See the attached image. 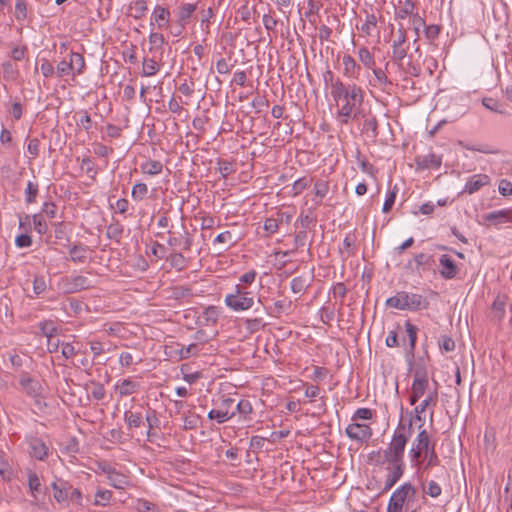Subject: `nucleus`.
<instances>
[{"label": "nucleus", "instance_id": "obj_22", "mask_svg": "<svg viewBox=\"0 0 512 512\" xmlns=\"http://www.w3.org/2000/svg\"><path fill=\"white\" fill-rule=\"evenodd\" d=\"M437 394L435 393L434 396L429 395L427 398H425L419 405H417L414 408V415H411L410 418H412V422L415 421V423H419L418 427L419 429L422 428L424 421L421 417V414L425 412L426 408L434 401L436 403Z\"/></svg>", "mask_w": 512, "mask_h": 512}, {"label": "nucleus", "instance_id": "obj_45", "mask_svg": "<svg viewBox=\"0 0 512 512\" xmlns=\"http://www.w3.org/2000/svg\"><path fill=\"white\" fill-rule=\"evenodd\" d=\"M171 266L178 271L183 270L186 267V258L180 252H174L168 258Z\"/></svg>", "mask_w": 512, "mask_h": 512}, {"label": "nucleus", "instance_id": "obj_48", "mask_svg": "<svg viewBox=\"0 0 512 512\" xmlns=\"http://www.w3.org/2000/svg\"><path fill=\"white\" fill-rule=\"evenodd\" d=\"M0 475L4 479H9L12 475V469L8 461V457L0 451Z\"/></svg>", "mask_w": 512, "mask_h": 512}, {"label": "nucleus", "instance_id": "obj_6", "mask_svg": "<svg viewBox=\"0 0 512 512\" xmlns=\"http://www.w3.org/2000/svg\"><path fill=\"white\" fill-rule=\"evenodd\" d=\"M19 383L24 389L25 393L35 400V404L38 407L41 408L42 406H46V404L42 401L43 388L38 380L31 378L27 373H25L21 376Z\"/></svg>", "mask_w": 512, "mask_h": 512}, {"label": "nucleus", "instance_id": "obj_31", "mask_svg": "<svg viewBox=\"0 0 512 512\" xmlns=\"http://www.w3.org/2000/svg\"><path fill=\"white\" fill-rule=\"evenodd\" d=\"M378 19L373 13H366L365 22L361 25L360 30L364 36H371L377 28Z\"/></svg>", "mask_w": 512, "mask_h": 512}, {"label": "nucleus", "instance_id": "obj_10", "mask_svg": "<svg viewBox=\"0 0 512 512\" xmlns=\"http://www.w3.org/2000/svg\"><path fill=\"white\" fill-rule=\"evenodd\" d=\"M346 434L351 440L366 442L371 438L373 432L368 424L353 421L346 427Z\"/></svg>", "mask_w": 512, "mask_h": 512}, {"label": "nucleus", "instance_id": "obj_64", "mask_svg": "<svg viewBox=\"0 0 512 512\" xmlns=\"http://www.w3.org/2000/svg\"><path fill=\"white\" fill-rule=\"evenodd\" d=\"M72 73L70 61L62 60L57 64L56 75L60 78Z\"/></svg>", "mask_w": 512, "mask_h": 512}, {"label": "nucleus", "instance_id": "obj_46", "mask_svg": "<svg viewBox=\"0 0 512 512\" xmlns=\"http://www.w3.org/2000/svg\"><path fill=\"white\" fill-rule=\"evenodd\" d=\"M414 8H415L414 3L411 0H406L404 2L403 6L400 7L396 11V17L399 18V19H405L407 16H411L412 17V15L415 14L413 12Z\"/></svg>", "mask_w": 512, "mask_h": 512}, {"label": "nucleus", "instance_id": "obj_62", "mask_svg": "<svg viewBox=\"0 0 512 512\" xmlns=\"http://www.w3.org/2000/svg\"><path fill=\"white\" fill-rule=\"evenodd\" d=\"M218 170L223 178L234 172L233 164L227 160H218Z\"/></svg>", "mask_w": 512, "mask_h": 512}, {"label": "nucleus", "instance_id": "obj_23", "mask_svg": "<svg viewBox=\"0 0 512 512\" xmlns=\"http://www.w3.org/2000/svg\"><path fill=\"white\" fill-rule=\"evenodd\" d=\"M69 61L72 68L73 78L76 75L83 74L85 70V59L82 54L71 51L69 54Z\"/></svg>", "mask_w": 512, "mask_h": 512}, {"label": "nucleus", "instance_id": "obj_2", "mask_svg": "<svg viewBox=\"0 0 512 512\" xmlns=\"http://www.w3.org/2000/svg\"><path fill=\"white\" fill-rule=\"evenodd\" d=\"M413 432L414 429L412 426V418H409L408 423H405L403 417L401 416V419L389 444V447H391L393 450V454H396L401 457V459H404L405 447Z\"/></svg>", "mask_w": 512, "mask_h": 512}, {"label": "nucleus", "instance_id": "obj_26", "mask_svg": "<svg viewBox=\"0 0 512 512\" xmlns=\"http://www.w3.org/2000/svg\"><path fill=\"white\" fill-rule=\"evenodd\" d=\"M235 415L238 413L244 421H250V414L253 412L252 404L247 399H241L238 403L234 402Z\"/></svg>", "mask_w": 512, "mask_h": 512}, {"label": "nucleus", "instance_id": "obj_21", "mask_svg": "<svg viewBox=\"0 0 512 512\" xmlns=\"http://www.w3.org/2000/svg\"><path fill=\"white\" fill-rule=\"evenodd\" d=\"M484 219L486 221L493 222L494 225L512 222V210L502 209L498 211H492L486 214Z\"/></svg>", "mask_w": 512, "mask_h": 512}, {"label": "nucleus", "instance_id": "obj_15", "mask_svg": "<svg viewBox=\"0 0 512 512\" xmlns=\"http://www.w3.org/2000/svg\"><path fill=\"white\" fill-rule=\"evenodd\" d=\"M416 168L418 170L439 169L442 164V157L434 153H429L415 158Z\"/></svg>", "mask_w": 512, "mask_h": 512}, {"label": "nucleus", "instance_id": "obj_42", "mask_svg": "<svg viewBox=\"0 0 512 512\" xmlns=\"http://www.w3.org/2000/svg\"><path fill=\"white\" fill-rule=\"evenodd\" d=\"M363 129L366 133H370V137L376 138L378 136V121L376 117H367L364 121Z\"/></svg>", "mask_w": 512, "mask_h": 512}, {"label": "nucleus", "instance_id": "obj_59", "mask_svg": "<svg viewBox=\"0 0 512 512\" xmlns=\"http://www.w3.org/2000/svg\"><path fill=\"white\" fill-rule=\"evenodd\" d=\"M386 305L391 308L404 310L402 292H397L394 296L388 298Z\"/></svg>", "mask_w": 512, "mask_h": 512}, {"label": "nucleus", "instance_id": "obj_38", "mask_svg": "<svg viewBox=\"0 0 512 512\" xmlns=\"http://www.w3.org/2000/svg\"><path fill=\"white\" fill-rule=\"evenodd\" d=\"M422 490H423L424 494H426L432 498H437L442 493V488L434 480H430L426 484H423Z\"/></svg>", "mask_w": 512, "mask_h": 512}, {"label": "nucleus", "instance_id": "obj_41", "mask_svg": "<svg viewBox=\"0 0 512 512\" xmlns=\"http://www.w3.org/2000/svg\"><path fill=\"white\" fill-rule=\"evenodd\" d=\"M183 429L184 430H193L196 429L200 423V416L196 413H189L187 415H183Z\"/></svg>", "mask_w": 512, "mask_h": 512}, {"label": "nucleus", "instance_id": "obj_52", "mask_svg": "<svg viewBox=\"0 0 512 512\" xmlns=\"http://www.w3.org/2000/svg\"><path fill=\"white\" fill-rule=\"evenodd\" d=\"M422 455H424V459L427 460L424 470H427L430 467L437 466L440 463L439 457L435 451V447L428 450V452H424Z\"/></svg>", "mask_w": 512, "mask_h": 512}, {"label": "nucleus", "instance_id": "obj_12", "mask_svg": "<svg viewBox=\"0 0 512 512\" xmlns=\"http://www.w3.org/2000/svg\"><path fill=\"white\" fill-rule=\"evenodd\" d=\"M170 17L171 13L168 8L156 5L150 17V25L157 26L159 29L165 28L170 22Z\"/></svg>", "mask_w": 512, "mask_h": 512}, {"label": "nucleus", "instance_id": "obj_32", "mask_svg": "<svg viewBox=\"0 0 512 512\" xmlns=\"http://www.w3.org/2000/svg\"><path fill=\"white\" fill-rule=\"evenodd\" d=\"M41 333L47 337V340L53 338L60 331V328L52 320H44L39 324Z\"/></svg>", "mask_w": 512, "mask_h": 512}, {"label": "nucleus", "instance_id": "obj_4", "mask_svg": "<svg viewBox=\"0 0 512 512\" xmlns=\"http://www.w3.org/2000/svg\"><path fill=\"white\" fill-rule=\"evenodd\" d=\"M392 48V60L399 66L402 67L405 73L413 77H418L421 73V67L419 64H415L411 60L408 61L406 67H403L404 59L407 56L409 45L391 46Z\"/></svg>", "mask_w": 512, "mask_h": 512}, {"label": "nucleus", "instance_id": "obj_36", "mask_svg": "<svg viewBox=\"0 0 512 512\" xmlns=\"http://www.w3.org/2000/svg\"><path fill=\"white\" fill-rule=\"evenodd\" d=\"M505 299L497 296L492 304V314L497 321H501L505 316Z\"/></svg>", "mask_w": 512, "mask_h": 512}, {"label": "nucleus", "instance_id": "obj_49", "mask_svg": "<svg viewBox=\"0 0 512 512\" xmlns=\"http://www.w3.org/2000/svg\"><path fill=\"white\" fill-rule=\"evenodd\" d=\"M482 105L495 113L503 114L504 110L502 109V105L494 98L491 97H484L482 99Z\"/></svg>", "mask_w": 512, "mask_h": 512}, {"label": "nucleus", "instance_id": "obj_63", "mask_svg": "<svg viewBox=\"0 0 512 512\" xmlns=\"http://www.w3.org/2000/svg\"><path fill=\"white\" fill-rule=\"evenodd\" d=\"M441 27L439 25H429L424 28V34L429 41H434L439 37Z\"/></svg>", "mask_w": 512, "mask_h": 512}, {"label": "nucleus", "instance_id": "obj_40", "mask_svg": "<svg viewBox=\"0 0 512 512\" xmlns=\"http://www.w3.org/2000/svg\"><path fill=\"white\" fill-rule=\"evenodd\" d=\"M406 333L409 338V351L413 355L415 350L416 341H417V327L413 325L411 322L407 321L405 323Z\"/></svg>", "mask_w": 512, "mask_h": 512}, {"label": "nucleus", "instance_id": "obj_11", "mask_svg": "<svg viewBox=\"0 0 512 512\" xmlns=\"http://www.w3.org/2000/svg\"><path fill=\"white\" fill-rule=\"evenodd\" d=\"M401 292L403 297L404 310L418 311L428 308L429 301L426 297L416 293H408L405 291Z\"/></svg>", "mask_w": 512, "mask_h": 512}, {"label": "nucleus", "instance_id": "obj_61", "mask_svg": "<svg viewBox=\"0 0 512 512\" xmlns=\"http://www.w3.org/2000/svg\"><path fill=\"white\" fill-rule=\"evenodd\" d=\"M310 181L311 180L307 177H302L296 180L292 186L293 196H296L305 190L309 186Z\"/></svg>", "mask_w": 512, "mask_h": 512}, {"label": "nucleus", "instance_id": "obj_60", "mask_svg": "<svg viewBox=\"0 0 512 512\" xmlns=\"http://www.w3.org/2000/svg\"><path fill=\"white\" fill-rule=\"evenodd\" d=\"M371 70H372V72L375 76V79L379 85H382V86L392 85V82L388 79L384 70H382L380 68H375V66Z\"/></svg>", "mask_w": 512, "mask_h": 512}, {"label": "nucleus", "instance_id": "obj_54", "mask_svg": "<svg viewBox=\"0 0 512 512\" xmlns=\"http://www.w3.org/2000/svg\"><path fill=\"white\" fill-rule=\"evenodd\" d=\"M28 486L31 494L36 498V493L40 490L41 483L38 475L35 472H30L28 475Z\"/></svg>", "mask_w": 512, "mask_h": 512}, {"label": "nucleus", "instance_id": "obj_29", "mask_svg": "<svg viewBox=\"0 0 512 512\" xmlns=\"http://www.w3.org/2000/svg\"><path fill=\"white\" fill-rule=\"evenodd\" d=\"M139 388V384L130 380L124 379L116 385V390L120 396H128L135 393Z\"/></svg>", "mask_w": 512, "mask_h": 512}, {"label": "nucleus", "instance_id": "obj_39", "mask_svg": "<svg viewBox=\"0 0 512 512\" xmlns=\"http://www.w3.org/2000/svg\"><path fill=\"white\" fill-rule=\"evenodd\" d=\"M200 347L197 343H192L188 346H183L178 351L179 359H189L192 356H197L199 354Z\"/></svg>", "mask_w": 512, "mask_h": 512}, {"label": "nucleus", "instance_id": "obj_17", "mask_svg": "<svg viewBox=\"0 0 512 512\" xmlns=\"http://www.w3.org/2000/svg\"><path fill=\"white\" fill-rule=\"evenodd\" d=\"M167 243L171 247H181L184 251H189L193 245L192 236L184 229V233L179 236L174 235L171 231Z\"/></svg>", "mask_w": 512, "mask_h": 512}, {"label": "nucleus", "instance_id": "obj_16", "mask_svg": "<svg viewBox=\"0 0 512 512\" xmlns=\"http://www.w3.org/2000/svg\"><path fill=\"white\" fill-rule=\"evenodd\" d=\"M439 265V273L444 279H453L458 274L457 265L455 264L453 259L447 254H443L440 256Z\"/></svg>", "mask_w": 512, "mask_h": 512}, {"label": "nucleus", "instance_id": "obj_20", "mask_svg": "<svg viewBox=\"0 0 512 512\" xmlns=\"http://www.w3.org/2000/svg\"><path fill=\"white\" fill-rule=\"evenodd\" d=\"M197 10V3H182L177 12L178 23L183 29Z\"/></svg>", "mask_w": 512, "mask_h": 512}, {"label": "nucleus", "instance_id": "obj_13", "mask_svg": "<svg viewBox=\"0 0 512 512\" xmlns=\"http://www.w3.org/2000/svg\"><path fill=\"white\" fill-rule=\"evenodd\" d=\"M405 469L404 459L402 462H393L387 467L388 474L385 481V490L391 489L402 477Z\"/></svg>", "mask_w": 512, "mask_h": 512}, {"label": "nucleus", "instance_id": "obj_35", "mask_svg": "<svg viewBox=\"0 0 512 512\" xmlns=\"http://www.w3.org/2000/svg\"><path fill=\"white\" fill-rule=\"evenodd\" d=\"M142 419V414L139 412H133L130 410L124 412V421L130 429L140 427L143 423Z\"/></svg>", "mask_w": 512, "mask_h": 512}, {"label": "nucleus", "instance_id": "obj_9", "mask_svg": "<svg viewBox=\"0 0 512 512\" xmlns=\"http://www.w3.org/2000/svg\"><path fill=\"white\" fill-rule=\"evenodd\" d=\"M91 286V281L82 275H72L62 280V289L67 294H73L88 289Z\"/></svg>", "mask_w": 512, "mask_h": 512}, {"label": "nucleus", "instance_id": "obj_18", "mask_svg": "<svg viewBox=\"0 0 512 512\" xmlns=\"http://www.w3.org/2000/svg\"><path fill=\"white\" fill-rule=\"evenodd\" d=\"M342 63L344 76L352 79L359 78L361 66L356 63L355 59L351 55H344L342 58Z\"/></svg>", "mask_w": 512, "mask_h": 512}, {"label": "nucleus", "instance_id": "obj_56", "mask_svg": "<svg viewBox=\"0 0 512 512\" xmlns=\"http://www.w3.org/2000/svg\"><path fill=\"white\" fill-rule=\"evenodd\" d=\"M329 192V183L325 180H318L314 184V193L316 197L324 198Z\"/></svg>", "mask_w": 512, "mask_h": 512}, {"label": "nucleus", "instance_id": "obj_51", "mask_svg": "<svg viewBox=\"0 0 512 512\" xmlns=\"http://www.w3.org/2000/svg\"><path fill=\"white\" fill-rule=\"evenodd\" d=\"M148 193V187L145 183H137L133 186L131 195L134 200H143Z\"/></svg>", "mask_w": 512, "mask_h": 512}, {"label": "nucleus", "instance_id": "obj_37", "mask_svg": "<svg viewBox=\"0 0 512 512\" xmlns=\"http://www.w3.org/2000/svg\"><path fill=\"white\" fill-rule=\"evenodd\" d=\"M310 282L303 276H297L291 281V290L295 294H303L309 287Z\"/></svg>", "mask_w": 512, "mask_h": 512}, {"label": "nucleus", "instance_id": "obj_3", "mask_svg": "<svg viewBox=\"0 0 512 512\" xmlns=\"http://www.w3.org/2000/svg\"><path fill=\"white\" fill-rule=\"evenodd\" d=\"M416 494V489L410 484L405 483L397 488L388 503V512H403L404 503L406 500L410 501ZM409 508V502H407L406 509Z\"/></svg>", "mask_w": 512, "mask_h": 512}, {"label": "nucleus", "instance_id": "obj_5", "mask_svg": "<svg viewBox=\"0 0 512 512\" xmlns=\"http://www.w3.org/2000/svg\"><path fill=\"white\" fill-rule=\"evenodd\" d=\"M428 387V376L427 371L424 368H416L414 371V380L411 387V394L409 402L411 405L416 402L424 395Z\"/></svg>", "mask_w": 512, "mask_h": 512}, {"label": "nucleus", "instance_id": "obj_25", "mask_svg": "<svg viewBox=\"0 0 512 512\" xmlns=\"http://www.w3.org/2000/svg\"><path fill=\"white\" fill-rule=\"evenodd\" d=\"M88 249V246H85L81 243L74 244L69 249V255L71 260L75 263H84L87 259Z\"/></svg>", "mask_w": 512, "mask_h": 512}, {"label": "nucleus", "instance_id": "obj_19", "mask_svg": "<svg viewBox=\"0 0 512 512\" xmlns=\"http://www.w3.org/2000/svg\"><path fill=\"white\" fill-rule=\"evenodd\" d=\"M30 454L34 458L43 461L48 456V447L40 438H32L29 441Z\"/></svg>", "mask_w": 512, "mask_h": 512}, {"label": "nucleus", "instance_id": "obj_34", "mask_svg": "<svg viewBox=\"0 0 512 512\" xmlns=\"http://www.w3.org/2000/svg\"><path fill=\"white\" fill-rule=\"evenodd\" d=\"M160 70L159 64L152 58H144L142 63V73L144 77H151Z\"/></svg>", "mask_w": 512, "mask_h": 512}, {"label": "nucleus", "instance_id": "obj_1", "mask_svg": "<svg viewBox=\"0 0 512 512\" xmlns=\"http://www.w3.org/2000/svg\"><path fill=\"white\" fill-rule=\"evenodd\" d=\"M330 93L338 107L337 118L342 124L358 118L364 101V91L360 86L336 81Z\"/></svg>", "mask_w": 512, "mask_h": 512}, {"label": "nucleus", "instance_id": "obj_27", "mask_svg": "<svg viewBox=\"0 0 512 512\" xmlns=\"http://www.w3.org/2000/svg\"><path fill=\"white\" fill-rule=\"evenodd\" d=\"M108 480L110 484L116 489H124L128 484L125 475L115 471L112 467H108Z\"/></svg>", "mask_w": 512, "mask_h": 512}, {"label": "nucleus", "instance_id": "obj_58", "mask_svg": "<svg viewBox=\"0 0 512 512\" xmlns=\"http://www.w3.org/2000/svg\"><path fill=\"white\" fill-rule=\"evenodd\" d=\"M411 23L413 26V30L415 32L414 42H416L419 39L420 29L422 27L425 28L426 23H425V20L418 13H415L414 15H412Z\"/></svg>", "mask_w": 512, "mask_h": 512}, {"label": "nucleus", "instance_id": "obj_33", "mask_svg": "<svg viewBox=\"0 0 512 512\" xmlns=\"http://www.w3.org/2000/svg\"><path fill=\"white\" fill-rule=\"evenodd\" d=\"M130 9L134 11L132 13L134 19H142L148 12L147 0H136L132 2Z\"/></svg>", "mask_w": 512, "mask_h": 512}, {"label": "nucleus", "instance_id": "obj_53", "mask_svg": "<svg viewBox=\"0 0 512 512\" xmlns=\"http://www.w3.org/2000/svg\"><path fill=\"white\" fill-rule=\"evenodd\" d=\"M234 402L235 400L230 397H223L218 404V407L222 411H226L228 414H231V419L235 416L234 410Z\"/></svg>", "mask_w": 512, "mask_h": 512}, {"label": "nucleus", "instance_id": "obj_24", "mask_svg": "<svg viewBox=\"0 0 512 512\" xmlns=\"http://www.w3.org/2000/svg\"><path fill=\"white\" fill-rule=\"evenodd\" d=\"M52 488L54 490V498L57 502H65L69 498V489L72 487L65 481H58L52 483Z\"/></svg>", "mask_w": 512, "mask_h": 512}, {"label": "nucleus", "instance_id": "obj_28", "mask_svg": "<svg viewBox=\"0 0 512 512\" xmlns=\"http://www.w3.org/2000/svg\"><path fill=\"white\" fill-rule=\"evenodd\" d=\"M140 169L143 174L154 176L162 172L163 164L160 161L148 159L141 164Z\"/></svg>", "mask_w": 512, "mask_h": 512}, {"label": "nucleus", "instance_id": "obj_30", "mask_svg": "<svg viewBox=\"0 0 512 512\" xmlns=\"http://www.w3.org/2000/svg\"><path fill=\"white\" fill-rule=\"evenodd\" d=\"M359 61L363 64L367 69H373L375 66V58L374 55L370 52V50L363 46L357 51Z\"/></svg>", "mask_w": 512, "mask_h": 512}, {"label": "nucleus", "instance_id": "obj_50", "mask_svg": "<svg viewBox=\"0 0 512 512\" xmlns=\"http://www.w3.org/2000/svg\"><path fill=\"white\" fill-rule=\"evenodd\" d=\"M38 195V185L29 181L27 183V187L25 190V202L27 204H32L36 201V197Z\"/></svg>", "mask_w": 512, "mask_h": 512}, {"label": "nucleus", "instance_id": "obj_57", "mask_svg": "<svg viewBox=\"0 0 512 512\" xmlns=\"http://www.w3.org/2000/svg\"><path fill=\"white\" fill-rule=\"evenodd\" d=\"M33 225L34 229L40 234L43 235L47 232L48 227L43 219L42 213L34 214L33 215Z\"/></svg>", "mask_w": 512, "mask_h": 512}, {"label": "nucleus", "instance_id": "obj_43", "mask_svg": "<svg viewBox=\"0 0 512 512\" xmlns=\"http://www.w3.org/2000/svg\"><path fill=\"white\" fill-rule=\"evenodd\" d=\"M244 324H245V328L250 333H255V332L261 330L265 326V324L263 323L262 317L247 318V319H245Z\"/></svg>", "mask_w": 512, "mask_h": 512}, {"label": "nucleus", "instance_id": "obj_14", "mask_svg": "<svg viewBox=\"0 0 512 512\" xmlns=\"http://www.w3.org/2000/svg\"><path fill=\"white\" fill-rule=\"evenodd\" d=\"M490 181L491 179L487 174H475L467 180L463 193L471 195L482 187L489 185Z\"/></svg>", "mask_w": 512, "mask_h": 512}, {"label": "nucleus", "instance_id": "obj_8", "mask_svg": "<svg viewBox=\"0 0 512 512\" xmlns=\"http://www.w3.org/2000/svg\"><path fill=\"white\" fill-rule=\"evenodd\" d=\"M433 447H435V444L431 442L428 432L421 429L412 443L410 456L412 460H417L424 452H428Z\"/></svg>", "mask_w": 512, "mask_h": 512}, {"label": "nucleus", "instance_id": "obj_44", "mask_svg": "<svg viewBox=\"0 0 512 512\" xmlns=\"http://www.w3.org/2000/svg\"><path fill=\"white\" fill-rule=\"evenodd\" d=\"M147 425H148V431L147 436L148 438L152 435V430L155 427H159L160 420L157 417V412L155 410L149 409L146 416H145Z\"/></svg>", "mask_w": 512, "mask_h": 512}, {"label": "nucleus", "instance_id": "obj_7", "mask_svg": "<svg viewBox=\"0 0 512 512\" xmlns=\"http://www.w3.org/2000/svg\"><path fill=\"white\" fill-rule=\"evenodd\" d=\"M224 302L233 311H245L253 307L254 295L253 293H242V295L228 293Z\"/></svg>", "mask_w": 512, "mask_h": 512}, {"label": "nucleus", "instance_id": "obj_47", "mask_svg": "<svg viewBox=\"0 0 512 512\" xmlns=\"http://www.w3.org/2000/svg\"><path fill=\"white\" fill-rule=\"evenodd\" d=\"M208 418L210 420H216L217 423L222 424L231 419V414H228L226 411H222L219 408H217L209 411Z\"/></svg>", "mask_w": 512, "mask_h": 512}, {"label": "nucleus", "instance_id": "obj_55", "mask_svg": "<svg viewBox=\"0 0 512 512\" xmlns=\"http://www.w3.org/2000/svg\"><path fill=\"white\" fill-rule=\"evenodd\" d=\"M408 45L407 44V31L402 24L399 25L397 29V34L395 38L392 40L391 46H401Z\"/></svg>", "mask_w": 512, "mask_h": 512}]
</instances>
